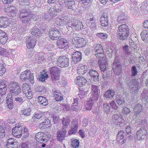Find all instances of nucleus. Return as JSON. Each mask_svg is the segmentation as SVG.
I'll return each mask as SVG.
<instances>
[{
	"instance_id": "nucleus-30",
	"label": "nucleus",
	"mask_w": 148,
	"mask_h": 148,
	"mask_svg": "<svg viewBox=\"0 0 148 148\" xmlns=\"http://www.w3.org/2000/svg\"><path fill=\"white\" fill-rule=\"evenodd\" d=\"M64 1L65 6L68 9L74 10L76 9L75 2L74 1L65 0Z\"/></svg>"
},
{
	"instance_id": "nucleus-29",
	"label": "nucleus",
	"mask_w": 148,
	"mask_h": 148,
	"mask_svg": "<svg viewBox=\"0 0 148 148\" xmlns=\"http://www.w3.org/2000/svg\"><path fill=\"white\" fill-rule=\"evenodd\" d=\"M67 132L66 130L62 128L58 131L57 134V138L58 140L62 141L64 140Z\"/></svg>"
},
{
	"instance_id": "nucleus-12",
	"label": "nucleus",
	"mask_w": 148,
	"mask_h": 148,
	"mask_svg": "<svg viewBox=\"0 0 148 148\" xmlns=\"http://www.w3.org/2000/svg\"><path fill=\"white\" fill-rule=\"evenodd\" d=\"M73 40V45L76 48L83 47L87 43V41L85 39L80 37L74 39Z\"/></svg>"
},
{
	"instance_id": "nucleus-18",
	"label": "nucleus",
	"mask_w": 148,
	"mask_h": 148,
	"mask_svg": "<svg viewBox=\"0 0 148 148\" xmlns=\"http://www.w3.org/2000/svg\"><path fill=\"white\" fill-rule=\"evenodd\" d=\"M56 42L57 46L60 49L65 50L69 47V44L66 40L62 38L58 40Z\"/></svg>"
},
{
	"instance_id": "nucleus-10",
	"label": "nucleus",
	"mask_w": 148,
	"mask_h": 148,
	"mask_svg": "<svg viewBox=\"0 0 148 148\" xmlns=\"http://www.w3.org/2000/svg\"><path fill=\"white\" fill-rule=\"evenodd\" d=\"M92 93L90 95V100L97 101L99 97L100 93L99 87L97 86L92 85L91 86Z\"/></svg>"
},
{
	"instance_id": "nucleus-50",
	"label": "nucleus",
	"mask_w": 148,
	"mask_h": 148,
	"mask_svg": "<svg viewBox=\"0 0 148 148\" xmlns=\"http://www.w3.org/2000/svg\"><path fill=\"white\" fill-rule=\"evenodd\" d=\"M49 14L51 16L54 17L59 14L54 8L51 7L48 10Z\"/></svg>"
},
{
	"instance_id": "nucleus-63",
	"label": "nucleus",
	"mask_w": 148,
	"mask_h": 148,
	"mask_svg": "<svg viewBox=\"0 0 148 148\" xmlns=\"http://www.w3.org/2000/svg\"><path fill=\"white\" fill-rule=\"evenodd\" d=\"M143 99H144L147 102H148V92L144 90L141 94Z\"/></svg>"
},
{
	"instance_id": "nucleus-54",
	"label": "nucleus",
	"mask_w": 148,
	"mask_h": 148,
	"mask_svg": "<svg viewBox=\"0 0 148 148\" xmlns=\"http://www.w3.org/2000/svg\"><path fill=\"white\" fill-rule=\"evenodd\" d=\"M131 75L132 77L134 78L136 77L137 75L138 71L136 69V67L135 66H133L131 68Z\"/></svg>"
},
{
	"instance_id": "nucleus-7",
	"label": "nucleus",
	"mask_w": 148,
	"mask_h": 148,
	"mask_svg": "<svg viewBox=\"0 0 148 148\" xmlns=\"http://www.w3.org/2000/svg\"><path fill=\"white\" fill-rule=\"evenodd\" d=\"M68 27H71L73 30H79L83 28V25L81 21L76 20L69 22L68 26L66 27L68 29Z\"/></svg>"
},
{
	"instance_id": "nucleus-4",
	"label": "nucleus",
	"mask_w": 148,
	"mask_h": 148,
	"mask_svg": "<svg viewBox=\"0 0 148 148\" xmlns=\"http://www.w3.org/2000/svg\"><path fill=\"white\" fill-rule=\"evenodd\" d=\"M131 92L133 95L137 94L139 90V83L136 79H134L128 81Z\"/></svg>"
},
{
	"instance_id": "nucleus-11",
	"label": "nucleus",
	"mask_w": 148,
	"mask_h": 148,
	"mask_svg": "<svg viewBox=\"0 0 148 148\" xmlns=\"http://www.w3.org/2000/svg\"><path fill=\"white\" fill-rule=\"evenodd\" d=\"M93 54L97 57L101 59L104 56L103 52L104 51L103 47L100 45H97L95 47L94 50L93 51Z\"/></svg>"
},
{
	"instance_id": "nucleus-19",
	"label": "nucleus",
	"mask_w": 148,
	"mask_h": 148,
	"mask_svg": "<svg viewBox=\"0 0 148 148\" xmlns=\"http://www.w3.org/2000/svg\"><path fill=\"white\" fill-rule=\"evenodd\" d=\"M98 62L99 64L100 69L101 72L106 71L108 67L106 57H103L101 59H99L98 60Z\"/></svg>"
},
{
	"instance_id": "nucleus-40",
	"label": "nucleus",
	"mask_w": 148,
	"mask_h": 148,
	"mask_svg": "<svg viewBox=\"0 0 148 148\" xmlns=\"http://www.w3.org/2000/svg\"><path fill=\"white\" fill-rule=\"evenodd\" d=\"M38 103L40 105L44 106L47 105L48 104V100L47 98L45 97L41 96L38 97Z\"/></svg>"
},
{
	"instance_id": "nucleus-44",
	"label": "nucleus",
	"mask_w": 148,
	"mask_h": 148,
	"mask_svg": "<svg viewBox=\"0 0 148 148\" xmlns=\"http://www.w3.org/2000/svg\"><path fill=\"white\" fill-rule=\"evenodd\" d=\"M30 74L29 70H26L22 72L20 74V78L22 81H25L27 79V75Z\"/></svg>"
},
{
	"instance_id": "nucleus-55",
	"label": "nucleus",
	"mask_w": 148,
	"mask_h": 148,
	"mask_svg": "<svg viewBox=\"0 0 148 148\" xmlns=\"http://www.w3.org/2000/svg\"><path fill=\"white\" fill-rule=\"evenodd\" d=\"M64 5L58 3L54 6L55 9L60 14L63 11Z\"/></svg>"
},
{
	"instance_id": "nucleus-48",
	"label": "nucleus",
	"mask_w": 148,
	"mask_h": 148,
	"mask_svg": "<svg viewBox=\"0 0 148 148\" xmlns=\"http://www.w3.org/2000/svg\"><path fill=\"white\" fill-rule=\"evenodd\" d=\"M31 112V109L30 107H28L21 110V113L25 116H29Z\"/></svg>"
},
{
	"instance_id": "nucleus-42",
	"label": "nucleus",
	"mask_w": 148,
	"mask_h": 148,
	"mask_svg": "<svg viewBox=\"0 0 148 148\" xmlns=\"http://www.w3.org/2000/svg\"><path fill=\"white\" fill-rule=\"evenodd\" d=\"M61 120L62 124V128L65 129L67 128L69 126L71 122L70 119L67 117L65 118H63Z\"/></svg>"
},
{
	"instance_id": "nucleus-9",
	"label": "nucleus",
	"mask_w": 148,
	"mask_h": 148,
	"mask_svg": "<svg viewBox=\"0 0 148 148\" xmlns=\"http://www.w3.org/2000/svg\"><path fill=\"white\" fill-rule=\"evenodd\" d=\"M48 34L49 38L52 40H57L61 34V32L56 28L50 29Z\"/></svg>"
},
{
	"instance_id": "nucleus-41",
	"label": "nucleus",
	"mask_w": 148,
	"mask_h": 148,
	"mask_svg": "<svg viewBox=\"0 0 148 148\" xmlns=\"http://www.w3.org/2000/svg\"><path fill=\"white\" fill-rule=\"evenodd\" d=\"M7 99L6 103L8 108L10 110L14 108V105L12 97H10V95H7Z\"/></svg>"
},
{
	"instance_id": "nucleus-23",
	"label": "nucleus",
	"mask_w": 148,
	"mask_h": 148,
	"mask_svg": "<svg viewBox=\"0 0 148 148\" xmlns=\"http://www.w3.org/2000/svg\"><path fill=\"white\" fill-rule=\"evenodd\" d=\"M49 119L45 118L43 119L42 122L40 123L38 126L39 128L41 130L46 129L48 127L50 126L51 125V120Z\"/></svg>"
},
{
	"instance_id": "nucleus-58",
	"label": "nucleus",
	"mask_w": 148,
	"mask_h": 148,
	"mask_svg": "<svg viewBox=\"0 0 148 148\" xmlns=\"http://www.w3.org/2000/svg\"><path fill=\"white\" fill-rule=\"evenodd\" d=\"M97 36L99 38L102 39H105L108 37V35L103 33H99L96 34Z\"/></svg>"
},
{
	"instance_id": "nucleus-33",
	"label": "nucleus",
	"mask_w": 148,
	"mask_h": 148,
	"mask_svg": "<svg viewBox=\"0 0 148 148\" xmlns=\"http://www.w3.org/2000/svg\"><path fill=\"white\" fill-rule=\"evenodd\" d=\"M81 52L78 51L74 52L72 54V60L74 62H79L82 59V55Z\"/></svg>"
},
{
	"instance_id": "nucleus-31",
	"label": "nucleus",
	"mask_w": 148,
	"mask_h": 148,
	"mask_svg": "<svg viewBox=\"0 0 148 148\" xmlns=\"http://www.w3.org/2000/svg\"><path fill=\"white\" fill-rule=\"evenodd\" d=\"M51 92L53 94V97H55V99L57 101H61L63 99V97H62L59 91L56 89L53 88L51 90Z\"/></svg>"
},
{
	"instance_id": "nucleus-17",
	"label": "nucleus",
	"mask_w": 148,
	"mask_h": 148,
	"mask_svg": "<svg viewBox=\"0 0 148 148\" xmlns=\"http://www.w3.org/2000/svg\"><path fill=\"white\" fill-rule=\"evenodd\" d=\"M26 43L27 47L28 49L33 48L35 46L36 39L33 36H28L26 38Z\"/></svg>"
},
{
	"instance_id": "nucleus-1",
	"label": "nucleus",
	"mask_w": 148,
	"mask_h": 148,
	"mask_svg": "<svg viewBox=\"0 0 148 148\" xmlns=\"http://www.w3.org/2000/svg\"><path fill=\"white\" fill-rule=\"evenodd\" d=\"M18 16L20 20L25 23L29 22L32 18L35 19L36 16L29 9L26 8H21L18 13Z\"/></svg>"
},
{
	"instance_id": "nucleus-37",
	"label": "nucleus",
	"mask_w": 148,
	"mask_h": 148,
	"mask_svg": "<svg viewBox=\"0 0 148 148\" xmlns=\"http://www.w3.org/2000/svg\"><path fill=\"white\" fill-rule=\"evenodd\" d=\"M8 25V18L6 17H0V27H6Z\"/></svg>"
},
{
	"instance_id": "nucleus-45",
	"label": "nucleus",
	"mask_w": 148,
	"mask_h": 148,
	"mask_svg": "<svg viewBox=\"0 0 148 148\" xmlns=\"http://www.w3.org/2000/svg\"><path fill=\"white\" fill-rule=\"evenodd\" d=\"M2 49L0 52V55L7 57H11L13 56V54L11 53H10L9 51L4 48L1 49Z\"/></svg>"
},
{
	"instance_id": "nucleus-61",
	"label": "nucleus",
	"mask_w": 148,
	"mask_h": 148,
	"mask_svg": "<svg viewBox=\"0 0 148 148\" xmlns=\"http://www.w3.org/2000/svg\"><path fill=\"white\" fill-rule=\"evenodd\" d=\"M140 7L142 9L148 12V2L147 1H145L143 2Z\"/></svg>"
},
{
	"instance_id": "nucleus-21",
	"label": "nucleus",
	"mask_w": 148,
	"mask_h": 148,
	"mask_svg": "<svg viewBox=\"0 0 148 148\" xmlns=\"http://www.w3.org/2000/svg\"><path fill=\"white\" fill-rule=\"evenodd\" d=\"M147 134L146 130L143 127H141L136 132L137 139L139 140L144 139Z\"/></svg>"
},
{
	"instance_id": "nucleus-35",
	"label": "nucleus",
	"mask_w": 148,
	"mask_h": 148,
	"mask_svg": "<svg viewBox=\"0 0 148 148\" xmlns=\"http://www.w3.org/2000/svg\"><path fill=\"white\" fill-rule=\"evenodd\" d=\"M129 18V16L127 14H121L118 17V23L120 24L125 23L127 22Z\"/></svg>"
},
{
	"instance_id": "nucleus-43",
	"label": "nucleus",
	"mask_w": 148,
	"mask_h": 148,
	"mask_svg": "<svg viewBox=\"0 0 148 148\" xmlns=\"http://www.w3.org/2000/svg\"><path fill=\"white\" fill-rule=\"evenodd\" d=\"M31 32L32 34L36 37L39 36L41 34L40 30L35 26L32 27Z\"/></svg>"
},
{
	"instance_id": "nucleus-51",
	"label": "nucleus",
	"mask_w": 148,
	"mask_h": 148,
	"mask_svg": "<svg viewBox=\"0 0 148 148\" xmlns=\"http://www.w3.org/2000/svg\"><path fill=\"white\" fill-rule=\"evenodd\" d=\"M89 100L90 101H88L85 106V109L86 110L89 111L91 109L93 105L94 101H95V100H90V98Z\"/></svg>"
},
{
	"instance_id": "nucleus-3",
	"label": "nucleus",
	"mask_w": 148,
	"mask_h": 148,
	"mask_svg": "<svg viewBox=\"0 0 148 148\" xmlns=\"http://www.w3.org/2000/svg\"><path fill=\"white\" fill-rule=\"evenodd\" d=\"M129 34V29L125 24H122L119 26L117 30L118 38L122 40L126 39Z\"/></svg>"
},
{
	"instance_id": "nucleus-53",
	"label": "nucleus",
	"mask_w": 148,
	"mask_h": 148,
	"mask_svg": "<svg viewBox=\"0 0 148 148\" xmlns=\"http://www.w3.org/2000/svg\"><path fill=\"white\" fill-rule=\"evenodd\" d=\"M134 120L136 121V122L138 123L139 126H141V125H144L146 123L147 121L145 119H144L140 121V119L139 118L138 116L135 117V119H133Z\"/></svg>"
},
{
	"instance_id": "nucleus-28",
	"label": "nucleus",
	"mask_w": 148,
	"mask_h": 148,
	"mask_svg": "<svg viewBox=\"0 0 148 148\" xmlns=\"http://www.w3.org/2000/svg\"><path fill=\"white\" fill-rule=\"evenodd\" d=\"M26 84L23 85V90L24 93L25 94V97L28 99H31L32 98V94L31 92V89L29 87L26 88L25 86Z\"/></svg>"
},
{
	"instance_id": "nucleus-47",
	"label": "nucleus",
	"mask_w": 148,
	"mask_h": 148,
	"mask_svg": "<svg viewBox=\"0 0 148 148\" xmlns=\"http://www.w3.org/2000/svg\"><path fill=\"white\" fill-rule=\"evenodd\" d=\"M142 40L145 43H148V32L143 30L140 34Z\"/></svg>"
},
{
	"instance_id": "nucleus-38",
	"label": "nucleus",
	"mask_w": 148,
	"mask_h": 148,
	"mask_svg": "<svg viewBox=\"0 0 148 148\" xmlns=\"http://www.w3.org/2000/svg\"><path fill=\"white\" fill-rule=\"evenodd\" d=\"M47 112H36L34 114L35 117L37 119L43 120L46 117Z\"/></svg>"
},
{
	"instance_id": "nucleus-39",
	"label": "nucleus",
	"mask_w": 148,
	"mask_h": 148,
	"mask_svg": "<svg viewBox=\"0 0 148 148\" xmlns=\"http://www.w3.org/2000/svg\"><path fill=\"white\" fill-rule=\"evenodd\" d=\"M87 67L86 66L80 64L77 69V73L80 75H84L87 71Z\"/></svg>"
},
{
	"instance_id": "nucleus-6",
	"label": "nucleus",
	"mask_w": 148,
	"mask_h": 148,
	"mask_svg": "<svg viewBox=\"0 0 148 148\" xmlns=\"http://www.w3.org/2000/svg\"><path fill=\"white\" fill-rule=\"evenodd\" d=\"M51 78L53 81L58 80L59 79L60 71L57 67L53 66L49 68Z\"/></svg>"
},
{
	"instance_id": "nucleus-26",
	"label": "nucleus",
	"mask_w": 148,
	"mask_h": 148,
	"mask_svg": "<svg viewBox=\"0 0 148 148\" xmlns=\"http://www.w3.org/2000/svg\"><path fill=\"white\" fill-rule=\"evenodd\" d=\"M6 13L10 17H14L17 14L16 8L14 6H10L5 9Z\"/></svg>"
},
{
	"instance_id": "nucleus-5",
	"label": "nucleus",
	"mask_w": 148,
	"mask_h": 148,
	"mask_svg": "<svg viewBox=\"0 0 148 148\" xmlns=\"http://www.w3.org/2000/svg\"><path fill=\"white\" fill-rule=\"evenodd\" d=\"M47 134L44 133L42 132H39L36 133L35 136L36 139L40 143H44L47 142L48 140L51 136Z\"/></svg>"
},
{
	"instance_id": "nucleus-15",
	"label": "nucleus",
	"mask_w": 148,
	"mask_h": 148,
	"mask_svg": "<svg viewBox=\"0 0 148 148\" xmlns=\"http://www.w3.org/2000/svg\"><path fill=\"white\" fill-rule=\"evenodd\" d=\"M112 68L114 73L117 75H119L122 73L121 66L120 65V62L116 58L113 63Z\"/></svg>"
},
{
	"instance_id": "nucleus-16",
	"label": "nucleus",
	"mask_w": 148,
	"mask_h": 148,
	"mask_svg": "<svg viewBox=\"0 0 148 148\" xmlns=\"http://www.w3.org/2000/svg\"><path fill=\"white\" fill-rule=\"evenodd\" d=\"M67 17L64 15L59 16L55 19V23L58 25L63 26L68 24Z\"/></svg>"
},
{
	"instance_id": "nucleus-14",
	"label": "nucleus",
	"mask_w": 148,
	"mask_h": 148,
	"mask_svg": "<svg viewBox=\"0 0 148 148\" xmlns=\"http://www.w3.org/2000/svg\"><path fill=\"white\" fill-rule=\"evenodd\" d=\"M143 110L142 104L140 103L136 104L133 108V111L135 115L133 116V118L135 119V117L136 118L138 116L140 118V116L142 114Z\"/></svg>"
},
{
	"instance_id": "nucleus-20",
	"label": "nucleus",
	"mask_w": 148,
	"mask_h": 148,
	"mask_svg": "<svg viewBox=\"0 0 148 148\" xmlns=\"http://www.w3.org/2000/svg\"><path fill=\"white\" fill-rule=\"evenodd\" d=\"M112 120L116 125L119 126L120 124L123 123V118L119 112H118L112 116Z\"/></svg>"
},
{
	"instance_id": "nucleus-49",
	"label": "nucleus",
	"mask_w": 148,
	"mask_h": 148,
	"mask_svg": "<svg viewBox=\"0 0 148 148\" xmlns=\"http://www.w3.org/2000/svg\"><path fill=\"white\" fill-rule=\"evenodd\" d=\"M49 77L47 73L45 71L43 70L41 73L40 78L39 80L42 82H45V80Z\"/></svg>"
},
{
	"instance_id": "nucleus-25",
	"label": "nucleus",
	"mask_w": 148,
	"mask_h": 148,
	"mask_svg": "<svg viewBox=\"0 0 148 148\" xmlns=\"http://www.w3.org/2000/svg\"><path fill=\"white\" fill-rule=\"evenodd\" d=\"M89 14L86 15V22L88 24L90 28L93 30H95L96 29V23L95 22V18L90 17L89 19H88L89 17Z\"/></svg>"
},
{
	"instance_id": "nucleus-64",
	"label": "nucleus",
	"mask_w": 148,
	"mask_h": 148,
	"mask_svg": "<svg viewBox=\"0 0 148 148\" xmlns=\"http://www.w3.org/2000/svg\"><path fill=\"white\" fill-rule=\"evenodd\" d=\"M22 135H23V137L26 138L28 137L29 135V133L28 131V129L26 127L24 128L22 132Z\"/></svg>"
},
{
	"instance_id": "nucleus-8",
	"label": "nucleus",
	"mask_w": 148,
	"mask_h": 148,
	"mask_svg": "<svg viewBox=\"0 0 148 148\" xmlns=\"http://www.w3.org/2000/svg\"><path fill=\"white\" fill-rule=\"evenodd\" d=\"M57 64L60 67H66L69 64V59L65 56H60L57 59Z\"/></svg>"
},
{
	"instance_id": "nucleus-57",
	"label": "nucleus",
	"mask_w": 148,
	"mask_h": 148,
	"mask_svg": "<svg viewBox=\"0 0 148 148\" xmlns=\"http://www.w3.org/2000/svg\"><path fill=\"white\" fill-rule=\"evenodd\" d=\"M78 128L71 126L70 129L68 131L69 134L71 135L76 133L77 131Z\"/></svg>"
},
{
	"instance_id": "nucleus-62",
	"label": "nucleus",
	"mask_w": 148,
	"mask_h": 148,
	"mask_svg": "<svg viewBox=\"0 0 148 148\" xmlns=\"http://www.w3.org/2000/svg\"><path fill=\"white\" fill-rule=\"evenodd\" d=\"M5 135V132L4 129L0 125V138H3Z\"/></svg>"
},
{
	"instance_id": "nucleus-46",
	"label": "nucleus",
	"mask_w": 148,
	"mask_h": 148,
	"mask_svg": "<svg viewBox=\"0 0 148 148\" xmlns=\"http://www.w3.org/2000/svg\"><path fill=\"white\" fill-rule=\"evenodd\" d=\"M115 93L113 90H108L105 92L104 96L106 98L112 99L115 95Z\"/></svg>"
},
{
	"instance_id": "nucleus-22",
	"label": "nucleus",
	"mask_w": 148,
	"mask_h": 148,
	"mask_svg": "<svg viewBox=\"0 0 148 148\" xmlns=\"http://www.w3.org/2000/svg\"><path fill=\"white\" fill-rule=\"evenodd\" d=\"M127 136L123 131L119 132L117 135V141L121 144H124L125 143Z\"/></svg>"
},
{
	"instance_id": "nucleus-56",
	"label": "nucleus",
	"mask_w": 148,
	"mask_h": 148,
	"mask_svg": "<svg viewBox=\"0 0 148 148\" xmlns=\"http://www.w3.org/2000/svg\"><path fill=\"white\" fill-rule=\"evenodd\" d=\"M79 142L78 140L76 139L72 140L71 142V146L74 148H77L79 146Z\"/></svg>"
},
{
	"instance_id": "nucleus-2",
	"label": "nucleus",
	"mask_w": 148,
	"mask_h": 148,
	"mask_svg": "<svg viewBox=\"0 0 148 148\" xmlns=\"http://www.w3.org/2000/svg\"><path fill=\"white\" fill-rule=\"evenodd\" d=\"M8 88L10 93L7 95H10V97L16 96L20 93L21 92V88L18 84L14 82H9Z\"/></svg>"
},
{
	"instance_id": "nucleus-34",
	"label": "nucleus",
	"mask_w": 148,
	"mask_h": 148,
	"mask_svg": "<svg viewBox=\"0 0 148 148\" xmlns=\"http://www.w3.org/2000/svg\"><path fill=\"white\" fill-rule=\"evenodd\" d=\"M8 39L7 35L6 33L0 30V43L3 45L5 44Z\"/></svg>"
},
{
	"instance_id": "nucleus-24",
	"label": "nucleus",
	"mask_w": 148,
	"mask_h": 148,
	"mask_svg": "<svg viewBox=\"0 0 148 148\" xmlns=\"http://www.w3.org/2000/svg\"><path fill=\"white\" fill-rule=\"evenodd\" d=\"M18 143L17 140L12 138L7 140L6 146L8 148H16L18 147Z\"/></svg>"
},
{
	"instance_id": "nucleus-60",
	"label": "nucleus",
	"mask_w": 148,
	"mask_h": 148,
	"mask_svg": "<svg viewBox=\"0 0 148 148\" xmlns=\"http://www.w3.org/2000/svg\"><path fill=\"white\" fill-rule=\"evenodd\" d=\"M123 52L124 54L126 55H129L130 54V51L129 50V47L128 46L125 45L123 47Z\"/></svg>"
},
{
	"instance_id": "nucleus-32",
	"label": "nucleus",
	"mask_w": 148,
	"mask_h": 148,
	"mask_svg": "<svg viewBox=\"0 0 148 148\" xmlns=\"http://www.w3.org/2000/svg\"><path fill=\"white\" fill-rule=\"evenodd\" d=\"M108 16L107 14H104L100 18V23L104 27H106L108 25Z\"/></svg>"
},
{
	"instance_id": "nucleus-13",
	"label": "nucleus",
	"mask_w": 148,
	"mask_h": 148,
	"mask_svg": "<svg viewBox=\"0 0 148 148\" xmlns=\"http://www.w3.org/2000/svg\"><path fill=\"white\" fill-rule=\"evenodd\" d=\"M23 128L21 125L16 124L15 127L12 128V134L13 135L17 138H20L22 135V130Z\"/></svg>"
},
{
	"instance_id": "nucleus-36",
	"label": "nucleus",
	"mask_w": 148,
	"mask_h": 148,
	"mask_svg": "<svg viewBox=\"0 0 148 148\" xmlns=\"http://www.w3.org/2000/svg\"><path fill=\"white\" fill-rule=\"evenodd\" d=\"M86 80L83 77L80 76L77 77V79L75 80V82L77 85L79 86H82L86 83Z\"/></svg>"
},
{
	"instance_id": "nucleus-59",
	"label": "nucleus",
	"mask_w": 148,
	"mask_h": 148,
	"mask_svg": "<svg viewBox=\"0 0 148 148\" xmlns=\"http://www.w3.org/2000/svg\"><path fill=\"white\" fill-rule=\"evenodd\" d=\"M103 108L105 112L107 113H108L110 112V107L107 103H103Z\"/></svg>"
},
{
	"instance_id": "nucleus-52",
	"label": "nucleus",
	"mask_w": 148,
	"mask_h": 148,
	"mask_svg": "<svg viewBox=\"0 0 148 148\" xmlns=\"http://www.w3.org/2000/svg\"><path fill=\"white\" fill-rule=\"evenodd\" d=\"M37 94H44L47 91V89L43 86H38L37 88Z\"/></svg>"
},
{
	"instance_id": "nucleus-27",
	"label": "nucleus",
	"mask_w": 148,
	"mask_h": 148,
	"mask_svg": "<svg viewBox=\"0 0 148 148\" xmlns=\"http://www.w3.org/2000/svg\"><path fill=\"white\" fill-rule=\"evenodd\" d=\"M88 74L90 77V78L92 80L95 82H97L99 81V74L97 71L94 69H90L88 72Z\"/></svg>"
}]
</instances>
